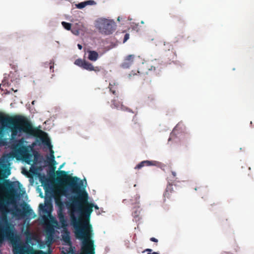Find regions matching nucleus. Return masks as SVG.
Instances as JSON below:
<instances>
[{
	"mask_svg": "<svg viewBox=\"0 0 254 254\" xmlns=\"http://www.w3.org/2000/svg\"><path fill=\"white\" fill-rule=\"evenodd\" d=\"M57 181L67 186L77 196L70 199L72 208L70 212L71 224L75 229L76 237L83 240V242L93 241L92 237V226L89 219L93 208L98 209L97 205L89 203L88 195L84 190L83 181L77 177H71L64 171L56 172Z\"/></svg>",
	"mask_w": 254,
	"mask_h": 254,
	"instance_id": "f257e3e1",
	"label": "nucleus"
},
{
	"mask_svg": "<svg viewBox=\"0 0 254 254\" xmlns=\"http://www.w3.org/2000/svg\"><path fill=\"white\" fill-rule=\"evenodd\" d=\"M0 122L3 126L7 127L11 132V137L14 138L18 133L25 132L38 136L40 134L46 135L43 131L34 128L30 122L21 115L9 116L0 113Z\"/></svg>",
	"mask_w": 254,
	"mask_h": 254,
	"instance_id": "f03ea898",
	"label": "nucleus"
},
{
	"mask_svg": "<svg viewBox=\"0 0 254 254\" xmlns=\"http://www.w3.org/2000/svg\"><path fill=\"white\" fill-rule=\"evenodd\" d=\"M13 182H10L8 180H5L4 185L8 189V195L3 199H0V210L6 214L9 212L7 207V204H12L15 206V211L17 215L24 216L26 215H30L33 210L29 207L28 204L24 202L22 205L23 211L17 208L15 196L17 195V189L13 187Z\"/></svg>",
	"mask_w": 254,
	"mask_h": 254,
	"instance_id": "7ed1b4c3",
	"label": "nucleus"
},
{
	"mask_svg": "<svg viewBox=\"0 0 254 254\" xmlns=\"http://www.w3.org/2000/svg\"><path fill=\"white\" fill-rule=\"evenodd\" d=\"M4 239L9 240L12 245L16 244L17 242L18 237L14 226L8 223L0 224V243Z\"/></svg>",
	"mask_w": 254,
	"mask_h": 254,
	"instance_id": "20e7f679",
	"label": "nucleus"
},
{
	"mask_svg": "<svg viewBox=\"0 0 254 254\" xmlns=\"http://www.w3.org/2000/svg\"><path fill=\"white\" fill-rule=\"evenodd\" d=\"M116 26L113 20L103 18L97 21V28L101 33L105 35L112 34L116 30Z\"/></svg>",
	"mask_w": 254,
	"mask_h": 254,
	"instance_id": "39448f33",
	"label": "nucleus"
},
{
	"mask_svg": "<svg viewBox=\"0 0 254 254\" xmlns=\"http://www.w3.org/2000/svg\"><path fill=\"white\" fill-rule=\"evenodd\" d=\"M74 64L82 68L89 70V71H94L95 72H99L101 70V67L99 66L94 67L93 64L88 62L82 59H77Z\"/></svg>",
	"mask_w": 254,
	"mask_h": 254,
	"instance_id": "423d86ee",
	"label": "nucleus"
},
{
	"mask_svg": "<svg viewBox=\"0 0 254 254\" xmlns=\"http://www.w3.org/2000/svg\"><path fill=\"white\" fill-rule=\"evenodd\" d=\"M13 149L16 155H19L25 160L29 159L30 154L26 146L17 143L14 145Z\"/></svg>",
	"mask_w": 254,
	"mask_h": 254,
	"instance_id": "0eeeda50",
	"label": "nucleus"
},
{
	"mask_svg": "<svg viewBox=\"0 0 254 254\" xmlns=\"http://www.w3.org/2000/svg\"><path fill=\"white\" fill-rule=\"evenodd\" d=\"M147 68L149 71H153L157 75L160 73L163 68L162 62L158 60L155 59L150 64H147Z\"/></svg>",
	"mask_w": 254,
	"mask_h": 254,
	"instance_id": "6e6552de",
	"label": "nucleus"
},
{
	"mask_svg": "<svg viewBox=\"0 0 254 254\" xmlns=\"http://www.w3.org/2000/svg\"><path fill=\"white\" fill-rule=\"evenodd\" d=\"M82 250L83 254H95L94 241L82 242Z\"/></svg>",
	"mask_w": 254,
	"mask_h": 254,
	"instance_id": "1a4fd4ad",
	"label": "nucleus"
},
{
	"mask_svg": "<svg viewBox=\"0 0 254 254\" xmlns=\"http://www.w3.org/2000/svg\"><path fill=\"white\" fill-rule=\"evenodd\" d=\"M142 62V59L139 56L130 55L128 56V68L130 66H137Z\"/></svg>",
	"mask_w": 254,
	"mask_h": 254,
	"instance_id": "9d476101",
	"label": "nucleus"
},
{
	"mask_svg": "<svg viewBox=\"0 0 254 254\" xmlns=\"http://www.w3.org/2000/svg\"><path fill=\"white\" fill-rule=\"evenodd\" d=\"M175 193L176 191L173 189V185L169 183L167 185L164 193V201H165L166 198L171 199Z\"/></svg>",
	"mask_w": 254,
	"mask_h": 254,
	"instance_id": "9b49d317",
	"label": "nucleus"
},
{
	"mask_svg": "<svg viewBox=\"0 0 254 254\" xmlns=\"http://www.w3.org/2000/svg\"><path fill=\"white\" fill-rule=\"evenodd\" d=\"M57 213L59 222L61 224V227L64 228H66V227L67 226V220L65 217L64 211L58 210Z\"/></svg>",
	"mask_w": 254,
	"mask_h": 254,
	"instance_id": "f8f14e48",
	"label": "nucleus"
},
{
	"mask_svg": "<svg viewBox=\"0 0 254 254\" xmlns=\"http://www.w3.org/2000/svg\"><path fill=\"white\" fill-rule=\"evenodd\" d=\"M155 161L148 160L143 161L137 165L135 168L140 169L144 166H154L155 165Z\"/></svg>",
	"mask_w": 254,
	"mask_h": 254,
	"instance_id": "ddd939ff",
	"label": "nucleus"
},
{
	"mask_svg": "<svg viewBox=\"0 0 254 254\" xmlns=\"http://www.w3.org/2000/svg\"><path fill=\"white\" fill-rule=\"evenodd\" d=\"M40 211L45 214H50L51 213V209L52 205L50 204L44 205L40 204L39 206Z\"/></svg>",
	"mask_w": 254,
	"mask_h": 254,
	"instance_id": "4468645a",
	"label": "nucleus"
},
{
	"mask_svg": "<svg viewBox=\"0 0 254 254\" xmlns=\"http://www.w3.org/2000/svg\"><path fill=\"white\" fill-rule=\"evenodd\" d=\"M85 30V27L82 23L76 24V27H73L71 29V32L75 35H78L80 31H83Z\"/></svg>",
	"mask_w": 254,
	"mask_h": 254,
	"instance_id": "2eb2a0df",
	"label": "nucleus"
},
{
	"mask_svg": "<svg viewBox=\"0 0 254 254\" xmlns=\"http://www.w3.org/2000/svg\"><path fill=\"white\" fill-rule=\"evenodd\" d=\"M128 30L131 29L132 30L138 32L140 30V26H139L138 24H137L133 21H131V19L128 18Z\"/></svg>",
	"mask_w": 254,
	"mask_h": 254,
	"instance_id": "dca6fc26",
	"label": "nucleus"
},
{
	"mask_svg": "<svg viewBox=\"0 0 254 254\" xmlns=\"http://www.w3.org/2000/svg\"><path fill=\"white\" fill-rule=\"evenodd\" d=\"M88 59L91 61L95 62L99 58L98 53L95 51H88Z\"/></svg>",
	"mask_w": 254,
	"mask_h": 254,
	"instance_id": "f3484780",
	"label": "nucleus"
},
{
	"mask_svg": "<svg viewBox=\"0 0 254 254\" xmlns=\"http://www.w3.org/2000/svg\"><path fill=\"white\" fill-rule=\"evenodd\" d=\"M112 106H114V108L118 109H121L123 111H126L127 110L126 107L124 106L122 103L118 102L117 103L115 100H113L112 101Z\"/></svg>",
	"mask_w": 254,
	"mask_h": 254,
	"instance_id": "a211bd4d",
	"label": "nucleus"
},
{
	"mask_svg": "<svg viewBox=\"0 0 254 254\" xmlns=\"http://www.w3.org/2000/svg\"><path fill=\"white\" fill-rule=\"evenodd\" d=\"M132 76H135L137 79H139L140 78L143 77L144 76V74L140 72L139 70H137L136 72H134L133 71H131L129 74H128V78L129 79H131Z\"/></svg>",
	"mask_w": 254,
	"mask_h": 254,
	"instance_id": "6ab92c4d",
	"label": "nucleus"
},
{
	"mask_svg": "<svg viewBox=\"0 0 254 254\" xmlns=\"http://www.w3.org/2000/svg\"><path fill=\"white\" fill-rule=\"evenodd\" d=\"M62 239L66 243H70L69 232L67 230H66L64 234L62 235Z\"/></svg>",
	"mask_w": 254,
	"mask_h": 254,
	"instance_id": "aec40b11",
	"label": "nucleus"
},
{
	"mask_svg": "<svg viewBox=\"0 0 254 254\" xmlns=\"http://www.w3.org/2000/svg\"><path fill=\"white\" fill-rule=\"evenodd\" d=\"M55 203L59 207V210H61L62 211L63 210L64 208V203L62 201L61 198L60 197H55Z\"/></svg>",
	"mask_w": 254,
	"mask_h": 254,
	"instance_id": "412c9836",
	"label": "nucleus"
},
{
	"mask_svg": "<svg viewBox=\"0 0 254 254\" xmlns=\"http://www.w3.org/2000/svg\"><path fill=\"white\" fill-rule=\"evenodd\" d=\"M110 91L114 95L116 94L117 85L115 82H110L109 85Z\"/></svg>",
	"mask_w": 254,
	"mask_h": 254,
	"instance_id": "4be33fe9",
	"label": "nucleus"
},
{
	"mask_svg": "<svg viewBox=\"0 0 254 254\" xmlns=\"http://www.w3.org/2000/svg\"><path fill=\"white\" fill-rule=\"evenodd\" d=\"M14 254H24V251L20 247H15L13 250Z\"/></svg>",
	"mask_w": 254,
	"mask_h": 254,
	"instance_id": "5701e85b",
	"label": "nucleus"
},
{
	"mask_svg": "<svg viewBox=\"0 0 254 254\" xmlns=\"http://www.w3.org/2000/svg\"><path fill=\"white\" fill-rule=\"evenodd\" d=\"M195 190H199L200 192H203L204 193H207L208 190L205 186H199L194 188Z\"/></svg>",
	"mask_w": 254,
	"mask_h": 254,
	"instance_id": "b1692460",
	"label": "nucleus"
},
{
	"mask_svg": "<svg viewBox=\"0 0 254 254\" xmlns=\"http://www.w3.org/2000/svg\"><path fill=\"white\" fill-rule=\"evenodd\" d=\"M44 65L45 67H48V66H49L50 70H53L52 72L54 71V70L53 69L54 68V63L53 61H51L50 63H48V62L45 63L44 64Z\"/></svg>",
	"mask_w": 254,
	"mask_h": 254,
	"instance_id": "393cba45",
	"label": "nucleus"
},
{
	"mask_svg": "<svg viewBox=\"0 0 254 254\" xmlns=\"http://www.w3.org/2000/svg\"><path fill=\"white\" fill-rule=\"evenodd\" d=\"M170 53V57L169 58L170 59V61L172 62H174L177 58V55L176 53L171 51L169 52Z\"/></svg>",
	"mask_w": 254,
	"mask_h": 254,
	"instance_id": "a878e982",
	"label": "nucleus"
},
{
	"mask_svg": "<svg viewBox=\"0 0 254 254\" xmlns=\"http://www.w3.org/2000/svg\"><path fill=\"white\" fill-rule=\"evenodd\" d=\"M62 24L66 30H69L71 29V24L69 23L63 21Z\"/></svg>",
	"mask_w": 254,
	"mask_h": 254,
	"instance_id": "bb28decb",
	"label": "nucleus"
},
{
	"mask_svg": "<svg viewBox=\"0 0 254 254\" xmlns=\"http://www.w3.org/2000/svg\"><path fill=\"white\" fill-rule=\"evenodd\" d=\"M77 8L82 9L86 6L85 1L78 3L76 5Z\"/></svg>",
	"mask_w": 254,
	"mask_h": 254,
	"instance_id": "cd10ccee",
	"label": "nucleus"
},
{
	"mask_svg": "<svg viewBox=\"0 0 254 254\" xmlns=\"http://www.w3.org/2000/svg\"><path fill=\"white\" fill-rule=\"evenodd\" d=\"M51 158L50 159L51 161L52 162V163H53L54 165H55L56 163V161L55 160V157L54 155V151L52 150H51Z\"/></svg>",
	"mask_w": 254,
	"mask_h": 254,
	"instance_id": "c85d7f7f",
	"label": "nucleus"
},
{
	"mask_svg": "<svg viewBox=\"0 0 254 254\" xmlns=\"http://www.w3.org/2000/svg\"><path fill=\"white\" fill-rule=\"evenodd\" d=\"M132 214L134 217H138L140 214V210L138 209H135L132 212Z\"/></svg>",
	"mask_w": 254,
	"mask_h": 254,
	"instance_id": "c756f323",
	"label": "nucleus"
},
{
	"mask_svg": "<svg viewBox=\"0 0 254 254\" xmlns=\"http://www.w3.org/2000/svg\"><path fill=\"white\" fill-rule=\"evenodd\" d=\"M145 252H148V253H147V254H159L157 252L151 253L152 252V250L151 249H146L143 252V253H144Z\"/></svg>",
	"mask_w": 254,
	"mask_h": 254,
	"instance_id": "7c9ffc66",
	"label": "nucleus"
},
{
	"mask_svg": "<svg viewBox=\"0 0 254 254\" xmlns=\"http://www.w3.org/2000/svg\"><path fill=\"white\" fill-rule=\"evenodd\" d=\"M42 142L46 145L51 146L50 141L48 139L42 138Z\"/></svg>",
	"mask_w": 254,
	"mask_h": 254,
	"instance_id": "2f4dec72",
	"label": "nucleus"
},
{
	"mask_svg": "<svg viewBox=\"0 0 254 254\" xmlns=\"http://www.w3.org/2000/svg\"><path fill=\"white\" fill-rule=\"evenodd\" d=\"M86 6L87 5H93L96 3V2L93 0H87L85 1Z\"/></svg>",
	"mask_w": 254,
	"mask_h": 254,
	"instance_id": "473e14b6",
	"label": "nucleus"
},
{
	"mask_svg": "<svg viewBox=\"0 0 254 254\" xmlns=\"http://www.w3.org/2000/svg\"><path fill=\"white\" fill-rule=\"evenodd\" d=\"M10 174L9 170H5L4 171V174H3V177L5 178H7L8 176H9Z\"/></svg>",
	"mask_w": 254,
	"mask_h": 254,
	"instance_id": "72a5a7b5",
	"label": "nucleus"
},
{
	"mask_svg": "<svg viewBox=\"0 0 254 254\" xmlns=\"http://www.w3.org/2000/svg\"><path fill=\"white\" fill-rule=\"evenodd\" d=\"M46 231L48 232L52 233L54 231V229L52 227H49L46 229Z\"/></svg>",
	"mask_w": 254,
	"mask_h": 254,
	"instance_id": "f704fd0d",
	"label": "nucleus"
},
{
	"mask_svg": "<svg viewBox=\"0 0 254 254\" xmlns=\"http://www.w3.org/2000/svg\"><path fill=\"white\" fill-rule=\"evenodd\" d=\"M150 240L152 242H156V243H157L158 242V240L154 237H152L150 239Z\"/></svg>",
	"mask_w": 254,
	"mask_h": 254,
	"instance_id": "c9c22d12",
	"label": "nucleus"
},
{
	"mask_svg": "<svg viewBox=\"0 0 254 254\" xmlns=\"http://www.w3.org/2000/svg\"><path fill=\"white\" fill-rule=\"evenodd\" d=\"M127 41V33L125 34L124 38V43Z\"/></svg>",
	"mask_w": 254,
	"mask_h": 254,
	"instance_id": "e433bc0d",
	"label": "nucleus"
},
{
	"mask_svg": "<svg viewBox=\"0 0 254 254\" xmlns=\"http://www.w3.org/2000/svg\"><path fill=\"white\" fill-rule=\"evenodd\" d=\"M38 254H49L48 253H45V252H44L42 251H40L38 252Z\"/></svg>",
	"mask_w": 254,
	"mask_h": 254,
	"instance_id": "4c0bfd02",
	"label": "nucleus"
},
{
	"mask_svg": "<svg viewBox=\"0 0 254 254\" xmlns=\"http://www.w3.org/2000/svg\"><path fill=\"white\" fill-rule=\"evenodd\" d=\"M25 234L27 236H29L31 235L30 232L28 230H26V232H25Z\"/></svg>",
	"mask_w": 254,
	"mask_h": 254,
	"instance_id": "58836bf2",
	"label": "nucleus"
},
{
	"mask_svg": "<svg viewBox=\"0 0 254 254\" xmlns=\"http://www.w3.org/2000/svg\"><path fill=\"white\" fill-rule=\"evenodd\" d=\"M171 173H172V175H173V177H174V178H175V177H176V172H174V171H172V172H171Z\"/></svg>",
	"mask_w": 254,
	"mask_h": 254,
	"instance_id": "ea45409f",
	"label": "nucleus"
},
{
	"mask_svg": "<svg viewBox=\"0 0 254 254\" xmlns=\"http://www.w3.org/2000/svg\"><path fill=\"white\" fill-rule=\"evenodd\" d=\"M166 45L168 46V48L172 47V45L170 44L169 43H167L166 44L165 43H164V46H166Z\"/></svg>",
	"mask_w": 254,
	"mask_h": 254,
	"instance_id": "a19ab883",
	"label": "nucleus"
},
{
	"mask_svg": "<svg viewBox=\"0 0 254 254\" xmlns=\"http://www.w3.org/2000/svg\"><path fill=\"white\" fill-rule=\"evenodd\" d=\"M77 47L79 50H81L82 48V46L80 44H78Z\"/></svg>",
	"mask_w": 254,
	"mask_h": 254,
	"instance_id": "79ce46f5",
	"label": "nucleus"
},
{
	"mask_svg": "<svg viewBox=\"0 0 254 254\" xmlns=\"http://www.w3.org/2000/svg\"><path fill=\"white\" fill-rule=\"evenodd\" d=\"M55 170V167L53 166V168H52V172L53 173H54Z\"/></svg>",
	"mask_w": 254,
	"mask_h": 254,
	"instance_id": "37998d69",
	"label": "nucleus"
},
{
	"mask_svg": "<svg viewBox=\"0 0 254 254\" xmlns=\"http://www.w3.org/2000/svg\"><path fill=\"white\" fill-rule=\"evenodd\" d=\"M63 166H64V164H62V165H61V166H60V167L59 169H61V168L63 167Z\"/></svg>",
	"mask_w": 254,
	"mask_h": 254,
	"instance_id": "c03bdc74",
	"label": "nucleus"
},
{
	"mask_svg": "<svg viewBox=\"0 0 254 254\" xmlns=\"http://www.w3.org/2000/svg\"><path fill=\"white\" fill-rule=\"evenodd\" d=\"M118 21H120V17H119L118 18Z\"/></svg>",
	"mask_w": 254,
	"mask_h": 254,
	"instance_id": "a18cd8bd",
	"label": "nucleus"
}]
</instances>
